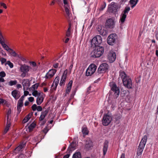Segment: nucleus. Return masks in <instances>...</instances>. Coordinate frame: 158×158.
Masks as SVG:
<instances>
[{"mask_svg": "<svg viewBox=\"0 0 158 158\" xmlns=\"http://www.w3.org/2000/svg\"><path fill=\"white\" fill-rule=\"evenodd\" d=\"M65 11L66 14V18L69 22H70L72 19V14L69 12V10L67 7H65Z\"/></svg>", "mask_w": 158, "mask_h": 158, "instance_id": "obj_19", "label": "nucleus"}, {"mask_svg": "<svg viewBox=\"0 0 158 158\" xmlns=\"http://www.w3.org/2000/svg\"><path fill=\"white\" fill-rule=\"evenodd\" d=\"M69 156V155L67 154L65 155L63 158H68Z\"/></svg>", "mask_w": 158, "mask_h": 158, "instance_id": "obj_64", "label": "nucleus"}, {"mask_svg": "<svg viewBox=\"0 0 158 158\" xmlns=\"http://www.w3.org/2000/svg\"><path fill=\"white\" fill-rule=\"evenodd\" d=\"M42 94L38 92L37 90H34L32 93V95L35 97H38L40 95H41Z\"/></svg>", "mask_w": 158, "mask_h": 158, "instance_id": "obj_36", "label": "nucleus"}, {"mask_svg": "<svg viewBox=\"0 0 158 158\" xmlns=\"http://www.w3.org/2000/svg\"><path fill=\"white\" fill-rule=\"evenodd\" d=\"M24 99V96H22V97H21V98H20V99H19V101L23 102Z\"/></svg>", "mask_w": 158, "mask_h": 158, "instance_id": "obj_55", "label": "nucleus"}, {"mask_svg": "<svg viewBox=\"0 0 158 158\" xmlns=\"http://www.w3.org/2000/svg\"><path fill=\"white\" fill-rule=\"evenodd\" d=\"M9 126H6L4 130V133L5 134L7 132L9 129Z\"/></svg>", "mask_w": 158, "mask_h": 158, "instance_id": "obj_51", "label": "nucleus"}, {"mask_svg": "<svg viewBox=\"0 0 158 158\" xmlns=\"http://www.w3.org/2000/svg\"><path fill=\"white\" fill-rule=\"evenodd\" d=\"M0 61L1 62L2 64H3L6 61V59L4 58H1L0 57Z\"/></svg>", "mask_w": 158, "mask_h": 158, "instance_id": "obj_46", "label": "nucleus"}, {"mask_svg": "<svg viewBox=\"0 0 158 158\" xmlns=\"http://www.w3.org/2000/svg\"><path fill=\"white\" fill-rule=\"evenodd\" d=\"M142 152L137 149V155L138 156H141L142 154Z\"/></svg>", "mask_w": 158, "mask_h": 158, "instance_id": "obj_48", "label": "nucleus"}, {"mask_svg": "<svg viewBox=\"0 0 158 158\" xmlns=\"http://www.w3.org/2000/svg\"><path fill=\"white\" fill-rule=\"evenodd\" d=\"M1 6H2L4 8L6 9L7 8V6H6V4L3 3H1Z\"/></svg>", "mask_w": 158, "mask_h": 158, "instance_id": "obj_54", "label": "nucleus"}, {"mask_svg": "<svg viewBox=\"0 0 158 158\" xmlns=\"http://www.w3.org/2000/svg\"><path fill=\"white\" fill-rule=\"evenodd\" d=\"M67 72L64 71L63 73V75L61 78L60 85V86H62L64 84L65 82L66 78Z\"/></svg>", "mask_w": 158, "mask_h": 158, "instance_id": "obj_18", "label": "nucleus"}, {"mask_svg": "<svg viewBox=\"0 0 158 158\" xmlns=\"http://www.w3.org/2000/svg\"><path fill=\"white\" fill-rule=\"evenodd\" d=\"M6 40L4 38L1 33L0 34V43L2 44L4 43H6Z\"/></svg>", "mask_w": 158, "mask_h": 158, "instance_id": "obj_31", "label": "nucleus"}, {"mask_svg": "<svg viewBox=\"0 0 158 158\" xmlns=\"http://www.w3.org/2000/svg\"><path fill=\"white\" fill-rule=\"evenodd\" d=\"M28 99L29 102H32L34 100V98L33 97H30L28 98Z\"/></svg>", "mask_w": 158, "mask_h": 158, "instance_id": "obj_52", "label": "nucleus"}, {"mask_svg": "<svg viewBox=\"0 0 158 158\" xmlns=\"http://www.w3.org/2000/svg\"><path fill=\"white\" fill-rule=\"evenodd\" d=\"M22 84L24 90H27L30 86V81L28 79H24L22 81Z\"/></svg>", "mask_w": 158, "mask_h": 158, "instance_id": "obj_16", "label": "nucleus"}, {"mask_svg": "<svg viewBox=\"0 0 158 158\" xmlns=\"http://www.w3.org/2000/svg\"><path fill=\"white\" fill-rule=\"evenodd\" d=\"M116 54L113 51H110L108 54V59L110 63L114 62L116 59Z\"/></svg>", "mask_w": 158, "mask_h": 158, "instance_id": "obj_12", "label": "nucleus"}, {"mask_svg": "<svg viewBox=\"0 0 158 158\" xmlns=\"http://www.w3.org/2000/svg\"><path fill=\"white\" fill-rule=\"evenodd\" d=\"M8 65L10 68H12L13 67V64L10 61H7L5 63V65Z\"/></svg>", "mask_w": 158, "mask_h": 158, "instance_id": "obj_40", "label": "nucleus"}, {"mask_svg": "<svg viewBox=\"0 0 158 158\" xmlns=\"http://www.w3.org/2000/svg\"><path fill=\"white\" fill-rule=\"evenodd\" d=\"M26 145V143L24 142L21 143L19 146L15 148V150H17L18 151H20Z\"/></svg>", "mask_w": 158, "mask_h": 158, "instance_id": "obj_27", "label": "nucleus"}, {"mask_svg": "<svg viewBox=\"0 0 158 158\" xmlns=\"http://www.w3.org/2000/svg\"><path fill=\"white\" fill-rule=\"evenodd\" d=\"M82 132L83 134L87 135L88 134V131L86 127H84L82 128Z\"/></svg>", "mask_w": 158, "mask_h": 158, "instance_id": "obj_37", "label": "nucleus"}, {"mask_svg": "<svg viewBox=\"0 0 158 158\" xmlns=\"http://www.w3.org/2000/svg\"><path fill=\"white\" fill-rule=\"evenodd\" d=\"M6 76V74L3 71H2L0 72V77H4Z\"/></svg>", "mask_w": 158, "mask_h": 158, "instance_id": "obj_45", "label": "nucleus"}, {"mask_svg": "<svg viewBox=\"0 0 158 158\" xmlns=\"http://www.w3.org/2000/svg\"><path fill=\"white\" fill-rule=\"evenodd\" d=\"M11 94L15 99H18L20 96L19 91L16 90L13 91L11 92Z\"/></svg>", "mask_w": 158, "mask_h": 158, "instance_id": "obj_22", "label": "nucleus"}, {"mask_svg": "<svg viewBox=\"0 0 158 158\" xmlns=\"http://www.w3.org/2000/svg\"><path fill=\"white\" fill-rule=\"evenodd\" d=\"M147 140V135H144L139 143L137 149L143 152Z\"/></svg>", "mask_w": 158, "mask_h": 158, "instance_id": "obj_7", "label": "nucleus"}, {"mask_svg": "<svg viewBox=\"0 0 158 158\" xmlns=\"http://www.w3.org/2000/svg\"><path fill=\"white\" fill-rule=\"evenodd\" d=\"M72 30L71 28V23L69 22V27L66 32V36L69 37H70L72 34Z\"/></svg>", "mask_w": 158, "mask_h": 158, "instance_id": "obj_28", "label": "nucleus"}, {"mask_svg": "<svg viewBox=\"0 0 158 158\" xmlns=\"http://www.w3.org/2000/svg\"><path fill=\"white\" fill-rule=\"evenodd\" d=\"M97 66L95 64H90L86 71V76H91L96 71Z\"/></svg>", "mask_w": 158, "mask_h": 158, "instance_id": "obj_6", "label": "nucleus"}, {"mask_svg": "<svg viewBox=\"0 0 158 158\" xmlns=\"http://www.w3.org/2000/svg\"><path fill=\"white\" fill-rule=\"evenodd\" d=\"M23 106V102L18 101L17 105V114H18L21 112L22 107Z\"/></svg>", "mask_w": 158, "mask_h": 158, "instance_id": "obj_24", "label": "nucleus"}, {"mask_svg": "<svg viewBox=\"0 0 158 158\" xmlns=\"http://www.w3.org/2000/svg\"><path fill=\"white\" fill-rule=\"evenodd\" d=\"M139 0H130V4L131 7L133 8L137 4Z\"/></svg>", "mask_w": 158, "mask_h": 158, "instance_id": "obj_29", "label": "nucleus"}, {"mask_svg": "<svg viewBox=\"0 0 158 158\" xmlns=\"http://www.w3.org/2000/svg\"><path fill=\"white\" fill-rule=\"evenodd\" d=\"M73 64H72L69 67V69L70 71H71L72 70V68L73 67Z\"/></svg>", "mask_w": 158, "mask_h": 158, "instance_id": "obj_62", "label": "nucleus"}, {"mask_svg": "<svg viewBox=\"0 0 158 158\" xmlns=\"http://www.w3.org/2000/svg\"><path fill=\"white\" fill-rule=\"evenodd\" d=\"M112 119V117L107 114L105 115L102 120V124L104 126H107L111 122Z\"/></svg>", "mask_w": 158, "mask_h": 158, "instance_id": "obj_8", "label": "nucleus"}, {"mask_svg": "<svg viewBox=\"0 0 158 158\" xmlns=\"http://www.w3.org/2000/svg\"><path fill=\"white\" fill-rule=\"evenodd\" d=\"M116 3L114 2H112L109 5V8H110V7H111L112 8V9H113V8H115L116 6Z\"/></svg>", "mask_w": 158, "mask_h": 158, "instance_id": "obj_41", "label": "nucleus"}, {"mask_svg": "<svg viewBox=\"0 0 158 158\" xmlns=\"http://www.w3.org/2000/svg\"><path fill=\"white\" fill-rule=\"evenodd\" d=\"M5 80L3 77H0V82H2L5 81Z\"/></svg>", "mask_w": 158, "mask_h": 158, "instance_id": "obj_61", "label": "nucleus"}, {"mask_svg": "<svg viewBox=\"0 0 158 158\" xmlns=\"http://www.w3.org/2000/svg\"><path fill=\"white\" fill-rule=\"evenodd\" d=\"M44 98L43 97V94L38 96L36 99V103L38 105H40L43 102Z\"/></svg>", "mask_w": 158, "mask_h": 158, "instance_id": "obj_23", "label": "nucleus"}, {"mask_svg": "<svg viewBox=\"0 0 158 158\" xmlns=\"http://www.w3.org/2000/svg\"><path fill=\"white\" fill-rule=\"evenodd\" d=\"M11 113V110L10 109H9L7 112V115H10Z\"/></svg>", "mask_w": 158, "mask_h": 158, "instance_id": "obj_60", "label": "nucleus"}, {"mask_svg": "<svg viewBox=\"0 0 158 158\" xmlns=\"http://www.w3.org/2000/svg\"><path fill=\"white\" fill-rule=\"evenodd\" d=\"M130 10V8L129 7H126L125 8L123 11L122 13L120 19V22H121L122 24L124 22L127 15Z\"/></svg>", "mask_w": 158, "mask_h": 158, "instance_id": "obj_5", "label": "nucleus"}, {"mask_svg": "<svg viewBox=\"0 0 158 158\" xmlns=\"http://www.w3.org/2000/svg\"><path fill=\"white\" fill-rule=\"evenodd\" d=\"M73 158H81L80 152H78L75 153L73 156Z\"/></svg>", "mask_w": 158, "mask_h": 158, "instance_id": "obj_34", "label": "nucleus"}, {"mask_svg": "<svg viewBox=\"0 0 158 158\" xmlns=\"http://www.w3.org/2000/svg\"><path fill=\"white\" fill-rule=\"evenodd\" d=\"M31 68V67L26 64L22 65L19 69V71L22 73L21 77L23 78L26 77Z\"/></svg>", "mask_w": 158, "mask_h": 158, "instance_id": "obj_3", "label": "nucleus"}, {"mask_svg": "<svg viewBox=\"0 0 158 158\" xmlns=\"http://www.w3.org/2000/svg\"><path fill=\"white\" fill-rule=\"evenodd\" d=\"M95 47V49L92 53V56L95 58L100 57L103 53L104 48L100 46Z\"/></svg>", "mask_w": 158, "mask_h": 158, "instance_id": "obj_2", "label": "nucleus"}, {"mask_svg": "<svg viewBox=\"0 0 158 158\" xmlns=\"http://www.w3.org/2000/svg\"><path fill=\"white\" fill-rule=\"evenodd\" d=\"M39 85V84L38 83H36L32 86V88L34 90H35V89H37Z\"/></svg>", "mask_w": 158, "mask_h": 158, "instance_id": "obj_42", "label": "nucleus"}, {"mask_svg": "<svg viewBox=\"0 0 158 158\" xmlns=\"http://www.w3.org/2000/svg\"><path fill=\"white\" fill-rule=\"evenodd\" d=\"M73 82L71 81H69V83L68 84L66 90V93L69 94L71 89L72 85Z\"/></svg>", "mask_w": 158, "mask_h": 158, "instance_id": "obj_26", "label": "nucleus"}, {"mask_svg": "<svg viewBox=\"0 0 158 158\" xmlns=\"http://www.w3.org/2000/svg\"><path fill=\"white\" fill-rule=\"evenodd\" d=\"M56 72V70L55 69H51L49 70L46 73L45 78L46 79H50L52 77Z\"/></svg>", "mask_w": 158, "mask_h": 158, "instance_id": "obj_14", "label": "nucleus"}, {"mask_svg": "<svg viewBox=\"0 0 158 158\" xmlns=\"http://www.w3.org/2000/svg\"><path fill=\"white\" fill-rule=\"evenodd\" d=\"M58 65H59V64L58 63H56L55 64H53V66L55 68H56L58 67Z\"/></svg>", "mask_w": 158, "mask_h": 158, "instance_id": "obj_53", "label": "nucleus"}, {"mask_svg": "<svg viewBox=\"0 0 158 158\" xmlns=\"http://www.w3.org/2000/svg\"><path fill=\"white\" fill-rule=\"evenodd\" d=\"M30 118V115L28 114L24 118L23 122L24 123H26Z\"/></svg>", "mask_w": 158, "mask_h": 158, "instance_id": "obj_39", "label": "nucleus"}, {"mask_svg": "<svg viewBox=\"0 0 158 158\" xmlns=\"http://www.w3.org/2000/svg\"><path fill=\"white\" fill-rule=\"evenodd\" d=\"M108 69V65L106 63H103L100 65L98 69V73H102L105 72Z\"/></svg>", "mask_w": 158, "mask_h": 158, "instance_id": "obj_10", "label": "nucleus"}, {"mask_svg": "<svg viewBox=\"0 0 158 158\" xmlns=\"http://www.w3.org/2000/svg\"><path fill=\"white\" fill-rule=\"evenodd\" d=\"M36 126V123L34 122L32 123L28 127V128L29 131H31L35 128Z\"/></svg>", "mask_w": 158, "mask_h": 158, "instance_id": "obj_33", "label": "nucleus"}, {"mask_svg": "<svg viewBox=\"0 0 158 158\" xmlns=\"http://www.w3.org/2000/svg\"><path fill=\"white\" fill-rule=\"evenodd\" d=\"M108 148V143L106 141L104 143V145L103 148V152L104 156H105L107 152Z\"/></svg>", "mask_w": 158, "mask_h": 158, "instance_id": "obj_25", "label": "nucleus"}, {"mask_svg": "<svg viewBox=\"0 0 158 158\" xmlns=\"http://www.w3.org/2000/svg\"><path fill=\"white\" fill-rule=\"evenodd\" d=\"M42 122H41V125H43L45 124V123L46 122V120H43V121H41Z\"/></svg>", "mask_w": 158, "mask_h": 158, "instance_id": "obj_59", "label": "nucleus"}, {"mask_svg": "<svg viewBox=\"0 0 158 158\" xmlns=\"http://www.w3.org/2000/svg\"><path fill=\"white\" fill-rule=\"evenodd\" d=\"M24 96H27L28 94H29V92L28 91H25L24 90Z\"/></svg>", "mask_w": 158, "mask_h": 158, "instance_id": "obj_57", "label": "nucleus"}, {"mask_svg": "<svg viewBox=\"0 0 158 158\" xmlns=\"http://www.w3.org/2000/svg\"><path fill=\"white\" fill-rule=\"evenodd\" d=\"M30 64L33 67L32 69L34 71H36L38 67L35 62L34 61L30 62Z\"/></svg>", "mask_w": 158, "mask_h": 158, "instance_id": "obj_30", "label": "nucleus"}, {"mask_svg": "<svg viewBox=\"0 0 158 158\" xmlns=\"http://www.w3.org/2000/svg\"><path fill=\"white\" fill-rule=\"evenodd\" d=\"M102 38L100 36L96 35L92 40L91 42L92 46L93 47L98 46V45L102 43Z\"/></svg>", "mask_w": 158, "mask_h": 158, "instance_id": "obj_4", "label": "nucleus"}, {"mask_svg": "<svg viewBox=\"0 0 158 158\" xmlns=\"http://www.w3.org/2000/svg\"><path fill=\"white\" fill-rule=\"evenodd\" d=\"M17 83V81L16 80L14 81H10L9 82V85L10 86H12L15 85Z\"/></svg>", "mask_w": 158, "mask_h": 158, "instance_id": "obj_38", "label": "nucleus"}, {"mask_svg": "<svg viewBox=\"0 0 158 158\" xmlns=\"http://www.w3.org/2000/svg\"><path fill=\"white\" fill-rule=\"evenodd\" d=\"M119 76L122 79L123 83L124 86L128 89L132 88L131 80L129 77L127 76L124 72L120 71Z\"/></svg>", "mask_w": 158, "mask_h": 158, "instance_id": "obj_1", "label": "nucleus"}, {"mask_svg": "<svg viewBox=\"0 0 158 158\" xmlns=\"http://www.w3.org/2000/svg\"><path fill=\"white\" fill-rule=\"evenodd\" d=\"M93 146V142L91 140L89 139L86 140L85 145V148L87 150H89Z\"/></svg>", "mask_w": 158, "mask_h": 158, "instance_id": "obj_20", "label": "nucleus"}, {"mask_svg": "<svg viewBox=\"0 0 158 158\" xmlns=\"http://www.w3.org/2000/svg\"><path fill=\"white\" fill-rule=\"evenodd\" d=\"M106 3L104 2L103 4L102 5L100 9V10H103L106 7Z\"/></svg>", "mask_w": 158, "mask_h": 158, "instance_id": "obj_43", "label": "nucleus"}, {"mask_svg": "<svg viewBox=\"0 0 158 158\" xmlns=\"http://www.w3.org/2000/svg\"><path fill=\"white\" fill-rule=\"evenodd\" d=\"M59 80L60 77L58 76L56 77L54 79L51 86V89L52 90H55L56 89L57 85L59 83Z\"/></svg>", "mask_w": 158, "mask_h": 158, "instance_id": "obj_15", "label": "nucleus"}, {"mask_svg": "<svg viewBox=\"0 0 158 158\" xmlns=\"http://www.w3.org/2000/svg\"><path fill=\"white\" fill-rule=\"evenodd\" d=\"M6 43H3L1 45L5 50H6L8 52H10V51L11 48H9L8 46H7Z\"/></svg>", "mask_w": 158, "mask_h": 158, "instance_id": "obj_35", "label": "nucleus"}, {"mask_svg": "<svg viewBox=\"0 0 158 158\" xmlns=\"http://www.w3.org/2000/svg\"><path fill=\"white\" fill-rule=\"evenodd\" d=\"M10 121H7V124L6 126H9V127H10Z\"/></svg>", "mask_w": 158, "mask_h": 158, "instance_id": "obj_58", "label": "nucleus"}, {"mask_svg": "<svg viewBox=\"0 0 158 158\" xmlns=\"http://www.w3.org/2000/svg\"><path fill=\"white\" fill-rule=\"evenodd\" d=\"M116 36L115 34H112L108 37L107 39V43L110 45H112L115 43Z\"/></svg>", "mask_w": 158, "mask_h": 158, "instance_id": "obj_11", "label": "nucleus"}, {"mask_svg": "<svg viewBox=\"0 0 158 158\" xmlns=\"http://www.w3.org/2000/svg\"><path fill=\"white\" fill-rule=\"evenodd\" d=\"M10 115H7V121H10Z\"/></svg>", "mask_w": 158, "mask_h": 158, "instance_id": "obj_56", "label": "nucleus"}, {"mask_svg": "<svg viewBox=\"0 0 158 158\" xmlns=\"http://www.w3.org/2000/svg\"><path fill=\"white\" fill-rule=\"evenodd\" d=\"M115 22L114 19L113 18L108 19L106 21V25L108 27L113 28L114 27Z\"/></svg>", "mask_w": 158, "mask_h": 158, "instance_id": "obj_13", "label": "nucleus"}, {"mask_svg": "<svg viewBox=\"0 0 158 158\" xmlns=\"http://www.w3.org/2000/svg\"><path fill=\"white\" fill-rule=\"evenodd\" d=\"M36 110L38 111H41L42 110V108L41 106H38L37 107Z\"/></svg>", "mask_w": 158, "mask_h": 158, "instance_id": "obj_50", "label": "nucleus"}, {"mask_svg": "<svg viewBox=\"0 0 158 158\" xmlns=\"http://www.w3.org/2000/svg\"><path fill=\"white\" fill-rule=\"evenodd\" d=\"M6 102H7L5 100L2 98H0V105L3 104H6Z\"/></svg>", "mask_w": 158, "mask_h": 158, "instance_id": "obj_44", "label": "nucleus"}, {"mask_svg": "<svg viewBox=\"0 0 158 158\" xmlns=\"http://www.w3.org/2000/svg\"><path fill=\"white\" fill-rule=\"evenodd\" d=\"M120 158H125V155L124 153H122L121 154Z\"/></svg>", "mask_w": 158, "mask_h": 158, "instance_id": "obj_63", "label": "nucleus"}, {"mask_svg": "<svg viewBox=\"0 0 158 158\" xmlns=\"http://www.w3.org/2000/svg\"><path fill=\"white\" fill-rule=\"evenodd\" d=\"M37 106L36 104L33 105L31 106V108L33 110L35 111L36 109Z\"/></svg>", "mask_w": 158, "mask_h": 158, "instance_id": "obj_49", "label": "nucleus"}, {"mask_svg": "<svg viewBox=\"0 0 158 158\" xmlns=\"http://www.w3.org/2000/svg\"><path fill=\"white\" fill-rule=\"evenodd\" d=\"M97 31L99 34L102 35H106L107 34V32L103 27L99 26L97 28Z\"/></svg>", "mask_w": 158, "mask_h": 158, "instance_id": "obj_17", "label": "nucleus"}, {"mask_svg": "<svg viewBox=\"0 0 158 158\" xmlns=\"http://www.w3.org/2000/svg\"><path fill=\"white\" fill-rule=\"evenodd\" d=\"M48 112V110L46 109L45 110L41 112L40 116L39 118V120L40 121H43L46 116L47 115Z\"/></svg>", "mask_w": 158, "mask_h": 158, "instance_id": "obj_21", "label": "nucleus"}, {"mask_svg": "<svg viewBox=\"0 0 158 158\" xmlns=\"http://www.w3.org/2000/svg\"><path fill=\"white\" fill-rule=\"evenodd\" d=\"M10 55L14 57H18L19 55L12 49H11L9 52Z\"/></svg>", "mask_w": 158, "mask_h": 158, "instance_id": "obj_32", "label": "nucleus"}, {"mask_svg": "<svg viewBox=\"0 0 158 158\" xmlns=\"http://www.w3.org/2000/svg\"><path fill=\"white\" fill-rule=\"evenodd\" d=\"M110 86L111 90L114 92V94L115 97L117 98L118 97L119 94V89L117 87L116 84L114 83L110 84Z\"/></svg>", "mask_w": 158, "mask_h": 158, "instance_id": "obj_9", "label": "nucleus"}, {"mask_svg": "<svg viewBox=\"0 0 158 158\" xmlns=\"http://www.w3.org/2000/svg\"><path fill=\"white\" fill-rule=\"evenodd\" d=\"M77 144L76 142L73 141L71 144V147L72 148L74 149L76 147Z\"/></svg>", "mask_w": 158, "mask_h": 158, "instance_id": "obj_47", "label": "nucleus"}]
</instances>
